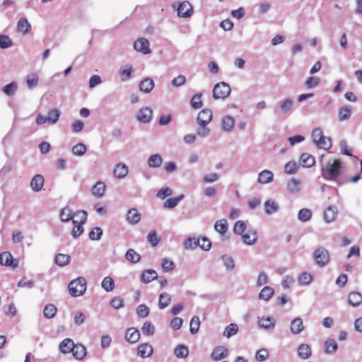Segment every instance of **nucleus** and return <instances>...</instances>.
Segmentation results:
<instances>
[{"label":"nucleus","mask_w":362,"mask_h":362,"mask_svg":"<svg viewBox=\"0 0 362 362\" xmlns=\"http://www.w3.org/2000/svg\"><path fill=\"white\" fill-rule=\"evenodd\" d=\"M341 168V163L339 160L334 159L333 160L328 161L326 165L325 170L322 168V170L325 171L323 173L324 178L329 180H335L340 174Z\"/></svg>","instance_id":"obj_1"},{"label":"nucleus","mask_w":362,"mask_h":362,"mask_svg":"<svg viewBox=\"0 0 362 362\" xmlns=\"http://www.w3.org/2000/svg\"><path fill=\"white\" fill-rule=\"evenodd\" d=\"M86 220L87 213L85 211H78L75 213V219L73 220L74 227L71 231L73 238H77L83 233V225Z\"/></svg>","instance_id":"obj_2"},{"label":"nucleus","mask_w":362,"mask_h":362,"mask_svg":"<svg viewBox=\"0 0 362 362\" xmlns=\"http://www.w3.org/2000/svg\"><path fill=\"white\" fill-rule=\"evenodd\" d=\"M86 290V281L83 277L71 281L69 284V293L73 297L83 295Z\"/></svg>","instance_id":"obj_3"},{"label":"nucleus","mask_w":362,"mask_h":362,"mask_svg":"<svg viewBox=\"0 0 362 362\" xmlns=\"http://www.w3.org/2000/svg\"><path fill=\"white\" fill-rule=\"evenodd\" d=\"M313 142L316 144L318 148L329 149L332 146V141L329 137L324 136L322 131L319 129H315L312 132Z\"/></svg>","instance_id":"obj_4"},{"label":"nucleus","mask_w":362,"mask_h":362,"mask_svg":"<svg viewBox=\"0 0 362 362\" xmlns=\"http://www.w3.org/2000/svg\"><path fill=\"white\" fill-rule=\"evenodd\" d=\"M230 93V87L224 82H220L215 85L213 90V97L214 99L224 100Z\"/></svg>","instance_id":"obj_5"},{"label":"nucleus","mask_w":362,"mask_h":362,"mask_svg":"<svg viewBox=\"0 0 362 362\" xmlns=\"http://www.w3.org/2000/svg\"><path fill=\"white\" fill-rule=\"evenodd\" d=\"M314 258L317 264L320 267H322L329 262V255L326 249L323 247H319L314 252Z\"/></svg>","instance_id":"obj_6"},{"label":"nucleus","mask_w":362,"mask_h":362,"mask_svg":"<svg viewBox=\"0 0 362 362\" xmlns=\"http://www.w3.org/2000/svg\"><path fill=\"white\" fill-rule=\"evenodd\" d=\"M134 47L136 51L141 52L144 54H149L151 52L149 42L146 38L141 37L136 40L134 44Z\"/></svg>","instance_id":"obj_7"},{"label":"nucleus","mask_w":362,"mask_h":362,"mask_svg":"<svg viewBox=\"0 0 362 362\" xmlns=\"http://www.w3.org/2000/svg\"><path fill=\"white\" fill-rule=\"evenodd\" d=\"M0 264L3 266H11L16 268L18 266V262L13 260V255L9 252H3L0 255Z\"/></svg>","instance_id":"obj_8"},{"label":"nucleus","mask_w":362,"mask_h":362,"mask_svg":"<svg viewBox=\"0 0 362 362\" xmlns=\"http://www.w3.org/2000/svg\"><path fill=\"white\" fill-rule=\"evenodd\" d=\"M192 14V5L188 1H183L177 8V15L180 17L187 18Z\"/></svg>","instance_id":"obj_9"},{"label":"nucleus","mask_w":362,"mask_h":362,"mask_svg":"<svg viewBox=\"0 0 362 362\" xmlns=\"http://www.w3.org/2000/svg\"><path fill=\"white\" fill-rule=\"evenodd\" d=\"M212 119V112L209 109H204L197 116V122L199 124L207 125Z\"/></svg>","instance_id":"obj_10"},{"label":"nucleus","mask_w":362,"mask_h":362,"mask_svg":"<svg viewBox=\"0 0 362 362\" xmlns=\"http://www.w3.org/2000/svg\"><path fill=\"white\" fill-rule=\"evenodd\" d=\"M152 117V110L149 107H143L137 113L136 118L139 122H148Z\"/></svg>","instance_id":"obj_11"},{"label":"nucleus","mask_w":362,"mask_h":362,"mask_svg":"<svg viewBox=\"0 0 362 362\" xmlns=\"http://www.w3.org/2000/svg\"><path fill=\"white\" fill-rule=\"evenodd\" d=\"M228 355V349L225 346H217L211 353V358L214 361H220Z\"/></svg>","instance_id":"obj_12"},{"label":"nucleus","mask_w":362,"mask_h":362,"mask_svg":"<svg viewBox=\"0 0 362 362\" xmlns=\"http://www.w3.org/2000/svg\"><path fill=\"white\" fill-rule=\"evenodd\" d=\"M45 180L42 175H36L30 181V187L35 192H39L44 185Z\"/></svg>","instance_id":"obj_13"},{"label":"nucleus","mask_w":362,"mask_h":362,"mask_svg":"<svg viewBox=\"0 0 362 362\" xmlns=\"http://www.w3.org/2000/svg\"><path fill=\"white\" fill-rule=\"evenodd\" d=\"M137 353L141 358L148 357L153 353V347L148 343L141 344L138 346Z\"/></svg>","instance_id":"obj_14"},{"label":"nucleus","mask_w":362,"mask_h":362,"mask_svg":"<svg viewBox=\"0 0 362 362\" xmlns=\"http://www.w3.org/2000/svg\"><path fill=\"white\" fill-rule=\"evenodd\" d=\"M127 221L130 224H136L141 220V214L135 208H132L127 211Z\"/></svg>","instance_id":"obj_15"},{"label":"nucleus","mask_w":362,"mask_h":362,"mask_svg":"<svg viewBox=\"0 0 362 362\" xmlns=\"http://www.w3.org/2000/svg\"><path fill=\"white\" fill-rule=\"evenodd\" d=\"M337 214V208L330 206L325 210L324 218L327 223L332 222L336 219Z\"/></svg>","instance_id":"obj_16"},{"label":"nucleus","mask_w":362,"mask_h":362,"mask_svg":"<svg viewBox=\"0 0 362 362\" xmlns=\"http://www.w3.org/2000/svg\"><path fill=\"white\" fill-rule=\"evenodd\" d=\"M125 338L129 343H136L140 338V332L138 329L131 327L127 330Z\"/></svg>","instance_id":"obj_17"},{"label":"nucleus","mask_w":362,"mask_h":362,"mask_svg":"<svg viewBox=\"0 0 362 362\" xmlns=\"http://www.w3.org/2000/svg\"><path fill=\"white\" fill-rule=\"evenodd\" d=\"M71 353L76 359L81 360L86 356V348L82 344H77L74 345Z\"/></svg>","instance_id":"obj_18"},{"label":"nucleus","mask_w":362,"mask_h":362,"mask_svg":"<svg viewBox=\"0 0 362 362\" xmlns=\"http://www.w3.org/2000/svg\"><path fill=\"white\" fill-rule=\"evenodd\" d=\"M128 172V168L125 164L119 163L115 165L113 170V174L115 177L122 179L127 175Z\"/></svg>","instance_id":"obj_19"},{"label":"nucleus","mask_w":362,"mask_h":362,"mask_svg":"<svg viewBox=\"0 0 362 362\" xmlns=\"http://www.w3.org/2000/svg\"><path fill=\"white\" fill-rule=\"evenodd\" d=\"M190 242H194V245H199L204 250H209L211 248V243L209 239L202 237L198 239L189 238Z\"/></svg>","instance_id":"obj_20"},{"label":"nucleus","mask_w":362,"mask_h":362,"mask_svg":"<svg viewBox=\"0 0 362 362\" xmlns=\"http://www.w3.org/2000/svg\"><path fill=\"white\" fill-rule=\"evenodd\" d=\"M362 302V296L360 293L353 291L349 294L348 303L354 307L358 306Z\"/></svg>","instance_id":"obj_21"},{"label":"nucleus","mask_w":362,"mask_h":362,"mask_svg":"<svg viewBox=\"0 0 362 362\" xmlns=\"http://www.w3.org/2000/svg\"><path fill=\"white\" fill-rule=\"evenodd\" d=\"M74 343L71 339H64L59 344V350L63 354H68L74 349Z\"/></svg>","instance_id":"obj_22"},{"label":"nucleus","mask_w":362,"mask_h":362,"mask_svg":"<svg viewBox=\"0 0 362 362\" xmlns=\"http://www.w3.org/2000/svg\"><path fill=\"white\" fill-rule=\"evenodd\" d=\"M291 331L293 334H298L300 333L303 329V320L300 317L294 319L291 323Z\"/></svg>","instance_id":"obj_23"},{"label":"nucleus","mask_w":362,"mask_h":362,"mask_svg":"<svg viewBox=\"0 0 362 362\" xmlns=\"http://www.w3.org/2000/svg\"><path fill=\"white\" fill-rule=\"evenodd\" d=\"M154 88V82L151 78H146L141 81L139 83L140 90L148 93H150Z\"/></svg>","instance_id":"obj_24"},{"label":"nucleus","mask_w":362,"mask_h":362,"mask_svg":"<svg viewBox=\"0 0 362 362\" xmlns=\"http://www.w3.org/2000/svg\"><path fill=\"white\" fill-rule=\"evenodd\" d=\"M274 175L272 171L264 170L262 171L258 176L257 181L260 184H267L273 180Z\"/></svg>","instance_id":"obj_25"},{"label":"nucleus","mask_w":362,"mask_h":362,"mask_svg":"<svg viewBox=\"0 0 362 362\" xmlns=\"http://www.w3.org/2000/svg\"><path fill=\"white\" fill-rule=\"evenodd\" d=\"M157 278L158 274L153 269L145 270L141 276V280L144 284H148Z\"/></svg>","instance_id":"obj_26"},{"label":"nucleus","mask_w":362,"mask_h":362,"mask_svg":"<svg viewBox=\"0 0 362 362\" xmlns=\"http://www.w3.org/2000/svg\"><path fill=\"white\" fill-rule=\"evenodd\" d=\"M300 162L303 167L310 168L315 164V160L312 155L308 153H303L300 156Z\"/></svg>","instance_id":"obj_27"},{"label":"nucleus","mask_w":362,"mask_h":362,"mask_svg":"<svg viewBox=\"0 0 362 362\" xmlns=\"http://www.w3.org/2000/svg\"><path fill=\"white\" fill-rule=\"evenodd\" d=\"M172 300L171 296L166 293L163 292L160 294L159 296V301H158V306L160 309H164L167 306H168Z\"/></svg>","instance_id":"obj_28"},{"label":"nucleus","mask_w":362,"mask_h":362,"mask_svg":"<svg viewBox=\"0 0 362 362\" xmlns=\"http://www.w3.org/2000/svg\"><path fill=\"white\" fill-rule=\"evenodd\" d=\"M351 107L349 105H345L341 107L339 110L338 117L340 121L347 120L351 115Z\"/></svg>","instance_id":"obj_29"},{"label":"nucleus","mask_w":362,"mask_h":362,"mask_svg":"<svg viewBox=\"0 0 362 362\" xmlns=\"http://www.w3.org/2000/svg\"><path fill=\"white\" fill-rule=\"evenodd\" d=\"M242 239L245 244L252 245L256 242L257 235L255 231L248 230L242 235Z\"/></svg>","instance_id":"obj_30"},{"label":"nucleus","mask_w":362,"mask_h":362,"mask_svg":"<svg viewBox=\"0 0 362 362\" xmlns=\"http://www.w3.org/2000/svg\"><path fill=\"white\" fill-rule=\"evenodd\" d=\"M105 185L102 182H97L92 188V193L97 197L103 196L105 192Z\"/></svg>","instance_id":"obj_31"},{"label":"nucleus","mask_w":362,"mask_h":362,"mask_svg":"<svg viewBox=\"0 0 362 362\" xmlns=\"http://www.w3.org/2000/svg\"><path fill=\"white\" fill-rule=\"evenodd\" d=\"M60 218L62 221H69L70 220L75 219V213L73 214L71 210L68 207H64L62 209L60 214H59Z\"/></svg>","instance_id":"obj_32"},{"label":"nucleus","mask_w":362,"mask_h":362,"mask_svg":"<svg viewBox=\"0 0 362 362\" xmlns=\"http://www.w3.org/2000/svg\"><path fill=\"white\" fill-rule=\"evenodd\" d=\"M298 354L303 359L308 358L311 356V349L308 344H301L298 349Z\"/></svg>","instance_id":"obj_33"},{"label":"nucleus","mask_w":362,"mask_h":362,"mask_svg":"<svg viewBox=\"0 0 362 362\" xmlns=\"http://www.w3.org/2000/svg\"><path fill=\"white\" fill-rule=\"evenodd\" d=\"M216 231L221 235H224L228 230V223L226 219H221L217 221L214 225Z\"/></svg>","instance_id":"obj_34"},{"label":"nucleus","mask_w":362,"mask_h":362,"mask_svg":"<svg viewBox=\"0 0 362 362\" xmlns=\"http://www.w3.org/2000/svg\"><path fill=\"white\" fill-rule=\"evenodd\" d=\"M300 182L296 179H291L286 184L287 189L292 193L298 192L300 189Z\"/></svg>","instance_id":"obj_35"},{"label":"nucleus","mask_w":362,"mask_h":362,"mask_svg":"<svg viewBox=\"0 0 362 362\" xmlns=\"http://www.w3.org/2000/svg\"><path fill=\"white\" fill-rule=\"evenodd\" d=\"M56 313L57 308L54 305L50 303L45 305L43 310V315L45 317L51 319L55 316Z\"/></svg>","instance_id":"obj_36"},{"label":"nucleus","mask_w":362,"mask_h":362,"mask_svg":"<svg viewBox=\"0 0 362 362\" xmlns=\"http://www.w3.org/2000/svg\"><path fill=\"white\" fill-rule=\"evenodd\" d=\"M17 30L18 32L25 34L30 30V25L25 18H21L17 25Z\"/></svg>","instance_id":"obj_37"},{"label":"nucleus","mask_w":362,"mask_h":362,"mask_svg":"<svg viewBox=\"0 0 362 362\" xmlns=\"http://www.w3.org/2000/svg\"><path fill=\"white\" fill-rule=\"evenodd\" d=\"M60 116V112L57 109H52L49 111L47 119V122L54 124L59 120Z\"/></svg>","instance_id":"obj_38"},{"label":"nucleus","mask_w":362,"mask_h":362,"mask_svg":"<svg viewBox=\"0 0 362 362\" xmlns=\"http://www.w3.org/2000/svg\"><path fill=\"white\" fill-rule=\"evenodd\" d=\"M126 258L132 263H137L141 259V256L133 249H129L126 252Z\"/></svg>","instance_id":"obj_39"},{"label":"nucleus","mask_w":362,"mask_h":362,"mask_svg":"<svg viewBox=\"0 0 362 362\" xmlns=\"http://www.w3.org/2000/svg\"><path fill=\"white\" fill-rule=\"evenodd\" d=\"M101 285H102V287L107 292H110V291H113V289L115 288L114 280L110 276L105 277L102 281Z\"/></svg>","instance_id":"obj_40"},{"label":"nucleus","mask_w":362,"mask_h":362,"mask_svg":"<svg viewBox=\"0 0 362 362\" xmlns=\"http://www.w3.org/2000/svg\"><path fill=\"white\" fill-rule=\"evenodd\" d=\"M162 158L159 154H153L148 158V163L151 168H158L162 163Z\"/></svg>","instance_id":"obj_41"},{"label":"nucleus","mask_w":362,"mask_h":362,"mask_svg":"<svg viewBox=\"0 0 362 362\" xmlns=\"http://www.w3.org/2000/svg\"><path fill=\"white\" fill-rule=\"evenodd\" d=\"M39 77L37 74H30L27 76L26 83L30 89L36 87L38 84Z\"/></svg>","instance_id":"obj_42"},{"label":"nucleus","mask_w":362,"mask_h":362,"mask_svg":"<svg viewBox=\"0 0 362 362\" xmlns=\"http://www.w3.org/2000/svg\"><path fill=\"white\" fill-rule=\"evenodd\" d=\"M71 257L69 255L58 254L55 257V262L59 266H65L70 262Z\"/></svg>","instance_id":"obj_43"},{"label":"nucleus","mask_w":362,"mask_h":362,"mask_svg":"<svg viewBox=\"0 0 362 362\" xmlns=\"http://www.w3.org/2000/svg\"><path fill=\"white\" fill-rule=\"evenodd\" d=\"M274 294V289L269 286L264 287L259 294V298L265 300H269Z\"/></svg>","instance_id":"obj_44"},{"label":"nucleus","mask_w":362,"mask_h":362,"mask_svg":"<svg viewBox=\"0 0 362 362\" xmlns=\"http://www.w3.org/2000/svg\"><path fill=\"white\" fill-rule=\"evenodd\" d=\"M222 127L225 131H230L234 127L233 118L230 116H226L222 119Z\"/></svg>","instance_id":"obj_45"},{"label":"nucleus","mask_w":362,"mask_h":362,"mask_svg":"<svg viewBox=\"0 0 362 362\" xmlns=\"http://www.w3.org/2000/svg\"><path fill=\"white\" fill-rule=\"evenodd\" d=\"M141 332L144 335H153L155 332V327L151 322L146 321L141 327Z\"/></svg>","instance_id":"obj_46"},{"label":"nucleus","mask_w":362,"mask_h":362,"mask_svg":"<svg viewBox=\"0 0 362 362\" xmlns=\"http://www.w3.org/2000/svg\"><path fill=\"white\" fill-rule=\"evenodd\" d=\"M200 326V320L199 317L194 316L191 319L189 325V331L191 334H194L197 333Z\"/></svg>","instance_id":"obj_47"},{"label":"nucleus","mask_w":362,"mask_h":362,"mask_svg":"<svg viewBox=\"0 0 362 362\" xmlns=\"http://www.w3.org/2000/svg\"><path fill=\"white\" fill-rule=\"evenodd\" d=\"M311 216L312 212L310 209H303L299 211L298 218L300 221L303 222H306L310 219Z\"/></svg>","instance_id":"obj_48"},{"label":"nucleus","mask_w":362,"mask_h":362,"mask_svg":"<svg viewBox=\"0 0 362 362\" xmlns=\"http://www.w3.org/2000/svg\"><path fill=\"white\" fill-rule=\"evenodd\" d=\"M188 354V349L185 345H179L175 349V354L177 358H186Z\"/></svg>","instance_id":"obj_49"},{"label":"nucleus","mask_w":362,"mask_h":362,"mask_svg":"<svg viewBox=\"0 0 362 362\" xmlns=\"http://www.w3.org/2000/svg\"><path fill=\"white\" fill-rule=\"evenodd\" d=\"M265 212L267 214L275 213L278 210V204L274 201L268 200L264 204Z\"/></svg>","instance_id":"obj_50"},{"label":"nucleus","mask_w":362,"mask_h":362,"mask_svg":"<svg viewBox=\"0 0 362 362\" xmlns=\"http://www.w3.org/2000/svg\"><path fill=\"white\" fill-rule=\"evenodd\" d=\"M337 344L334 339L328 340L325 344V352L327 354H333L337 349Z\"/></svg>","instance_id":"obj_51"},{"label":"nucleus","mask_w":362,"mask_h":362,"mask_svg":"<svg viewBox=\"0 0 362 362\" xmlns=\"http://www.w3.org/2000/svg\"><path fill=\"white\" fill-rule=\"evenodd\" d=\"M238 330V325L235 324H230L226 327L223 335L227 338H230L231 336L235 335Z\"/></svg>","instance_id":"obj_52"},{"label":"nucleus","mask_w":362,"mask_h":362,"mask_svg":"<svg viewBox=\"0 0 362 362\" xmlns=\"http://www.w3.org/2000/svg\"><path fill=\"white\" fill-rule=\"evenodd\" d=\"M191 106L194 109H199L202 106V95L199 93L195 94L191 99Z\"/></svg>","instance_id":"obj_53"},{"label":"nucleus","mask_w":362,"mask_h":362,"mask_svg":"<svg viewBox=\"0 0 362 362\" xmlns=\"http://www.w3.org/2000/svg\"><path fill=\"white\" fill-rule=\"evenodd\" d=\"M160 241V238L156 231H151L148 235V242L153 246H156Z\"/></svg>","instance_id":"obj_54"},{"label":"nucleus","mask_w":362,"mask_h":362,"mask_svg":"<svg viewBox=\"0 0 362 362\" xmlns=\"http://www.w3.org/2000/svg\"><path fill=\"white\" fill-rule=\"evenodd\" d=\"M259 325L264 328H271L274 326V320L272 317L262 318L259 320Z\"/></svg>","instance_id":"obj_55"},{"label":"nucleus","mask_w":362,"mask_h":362,"mask_svg":"<svg viewBox=\"0 0 362 362\" xmlns=\"http://www.w3.org/2000/svg\"><path fill=\"white\" fill-rule=\"evenodd\" d=\"M103 235V230L99 227L93 228L89 233V238L92 240H100Z\"/></svg>","instance_id":"obj_56"},{"label":"nucleus","mask_w":362,"mask_h":362,"mask_svg":"<svg viewBox=\"0 0 362 362\" xmlns=\"http://www.w3.org/2000/svg\"><path fill=\"white\" fill-rule=\"evenodd\" d=\"M86 151V146L82 143H79L72 148L73 153L76 156H83Z\"/></svg>","instance_id":"obj_57"},{"label":"nucleus","mask_w":362,"mask_h":362,"mask_svg":"<svg viewBox=\"0 0 362 362\" xmlns=\"http://www.w3.org/2000/svg\"><path fill=\"white\" fill-rule=\"evenodd\" d=\"M284 170L287 174H294L298 170V166L295 162L290 161L285 165Z\"/></svg>","instance_id":"obj_58"},{"label":"nucleus","mask_w":362,"mask_h":362,"mask_svg":"<svg viewBox=\"0 0 362 362\" xmlns=\"http://www.w3.org/2000/svg\"><path fill=\"white\" fill-rule=\"evenodd\" d=\"M16 89H17L16 83L14 82H11V83L6 85L4 87L3 91L4 93H6L8 95H12L15 93Z\"/></svg>","instance_id":"obj_59"},{"label":"nucleus","mask_w":362,"mask_h":362,"mask_svg":"<svg viewBox=\"0 0 362 362\" xmlns=\"http://www.w3.org/2000/svg\"><path fill=\"white\" fill-rule=\"evenodd\" d=\"M183 196H180L176 198H169L164 202V206L165 208H173L176 206L180 200L182 199Z\"/></svg>","instance_id":"obj_60"},{"label":"nucleus","mask_w":362,"mask_h":362,"mask_svg":"<svg viewBox=\"0 0 362 362\" xmlns=\"http://www.w3.org/2000/svg\"><path fill=\"white\" fill-rule=\"evenodd\" d=\"M136 313L140 317H146L149 314V309L146 305L141 304L138 306Z\"/></svg>","instance_id":"obj_61"},{"label":"nucleus","mask_w":362,"mask_h":362,"mask_svg":"<svg viewBox=\"0 0 362 362\" xmlns=\"http://www.w3.org/2000/svg\"><path fill=\"white\" fill-rule=\"evenodd\" d=\"M246 229L245 223L242 221H238L233 227V232L235 234H241Z\"/></svg>","instance_id":"obj_62"},{"label":"nucleus","mask_w":362,"mask_h":362,"mask_svg":"<svg viewBox=\"0 0 362 362\" xmlns=\"http://www.w3.org/2000/svg\"><path fill=\"white\" fill-rule=\"evenodd\" d=\"M319 83L320 78L318 77L310 76L306 80L305 85L308 88H313L317 86L319 84Z\"/></svg>","instance_id":"obj_63"},{"label":"nucleus","mask_w":362,"mask_h":362,"mask_svg":"<svg viewBox=\"0 0 362 362\" xmlns=\"http://www.w3.org/2000/svg\"><path fill=\"white\" fill-rule=\"evenodd\" d=\"M292 106V100L291 99H286L281 103L280 109L283 113H286L291 109Z\"/></svg>","instance_id":"obj_64"}]
</instances>
